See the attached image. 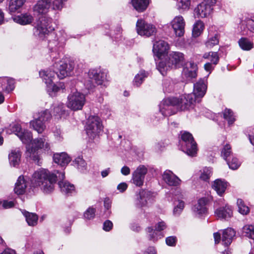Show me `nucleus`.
<instances>
[{
  "instance_id": "nucleus-63",
  "label": "nucleus",
  "mask_w": 254,
  "mask_h": 254,
  "mask_svg": "<svg viewBox=\"0 0 254 254\" xmlns=\"http://www.w3.org/2000/svg\"><path fill=\"white\" fill-rule=\"evenodd\" d=\"M144 254H156V252L154 248L149 247L144 252Z\"/></svg>"
},
{
  "instance_id": "nucleus-43",
  "label": "nucleus",
  "mask_w": 254,
  "mask_h": 254,
  "mask_svg": "<svg viewBox=\"0 0 254 254\" xmlns=\"http://www.w3.org/2000/svg\"><path fill=\"white\" fill-rule=\"evenodd\" d=\"M74 165L80 171H82L86 169V163L80 157H78L73 161Z\"/></svg>"
},
{
  "instance_id": "nucleus-18",
  "label": "nucleus",
  "mask_w": 254,
  "mask_h": 254,
  "mask_svg": "<svg viewBox=\"0 0 254 254\" xmlns=\"http://www.w3.org/2000/svg\"><path fill=\"white\" fill-rule=\"evenodd\" d=\"M197 70V65L193 62H188L186 66L184 67L182 74L187 78H195L197 76L196 71Z\"/></svg>"
},
{
  "instance_id": "nucleus-33",
  "label": "nucleus",
  "mask_w": 254,
  "mask_h": 254,
  "mask_svg": "<svg viewBox=\"0 0 254 254\" xmlns=\"http://www.w3.org/2000/svg\"><path fill=\"white\" fill-rule=\"evenodd\" d=\"M23 215L29 226H34L37 225L38 216L35 213H30L26 211H22Z\"/></svg>"
},
{
  "instance_id": "nucleus-38",
  "label": "nucleus",
  "mask_w": 254,
  "mask_h": 254,
  "mask_svg": "<svg viewBox=\"0 0 254 254\" xmlns=\"http://www.w3.org/2000/svg\"><path fill=\"white\" fill-rule=\"evenodd\" d=\"M204 27L203 23L201 21H197L193 25L192 35L194 37H198L202 32Z\"/></svg>"
},
{
  "instance_id": "nucleus-41",
  "label": "nucleus",
  "mask_w": 254,
  "mask_h": 254,
  "mask_svg": "<svg viewBox=\"0 0 254 254\" xmlns=\"http://www.w3.org/2000/svg\"><path fill=\"white\" fill-rule=\"evenodd\" d=\"M237 203L239 211L240 213L243 215H246L249 212L250 209L249 207L245 204L242 199H238Z\"/></svg>"
},
{
  "instance_id": "nucleus-39",
  "label": "nucleus",
  "mask_w": 254,
  "mask_h": 254,
  "mask_svg": "<svg viewBox=\"0 0 254 254\" xmlns=\"http://www.w3.org/2000/svg\"><path fill=\"white\" fill-rule=\"evenodd\" d=\"M240 47L244 50L249 51L253 47V43L246 38H242L239 41Z\"/></svg>"
},
{
  "instance_id": "nucleus-45",
  "label": "nucleus",
  "mask_w": 254,
  "mask_h": 254,
  "mask_svg": "<svg viewBox=\"0 0 254 254\" xmlns=\"http://www.w3.org/2000/svg\"><path fill=\"white\" fill-rule=\"evenodd\" d=\"M147 77V74L145 71H140L136 75L134 79V84L136 86H139L143 82L144 79Z\"/></svg>"
},
{
  "instance_id": "nucleus-62",
  "label": "nucleus",
  "mask_w": 254,
  "mask_h": 254,
  "mask_svg": "<svg viewBox=\"0 0 254 254\" xmlns=\"http://www.w3.org/2000/svg\"><path fill=\"white\" fill-rule=\"evenodd\" d=\"M121 173L123 175H125V176H127V175H128L130 174V169L129 168V167H128L127 166H124L122 169H121Z\"/></svg>"
},
{
  "instance_id": "nucleus-34",
  "label": "nucleus",
  "mask_w": 254,
  "mask_h": 254,
  "mask_svg": "<svg viewBox=\"0 0 254 254\" xmlns=\"http://www.w3.org/2000/svg\"><path fill=\"white\" fill-rule=\"evenodd\" d=\"M30 126L39 133H42L46 128L45 123L38 118L30 122Z\"/></svg>"
},
{
  "instance_id": "nucleus-21",
  "label": "nucleus",
  "mask_w": 254,
  "mask_h": 254,
  "mask_svg": "<svg viewBox=\"0 0 254 254\" xmlns=\"http://www.w3.org/2000/svg\"><path fill=\"white\" fill-rule=\"evenodd\" d=\"M232 210L230 206L220 207L215 211V215L221 219H227L232 216Z\"/></svg>"
},
{
  "instance_id": "nucleus-40",
  "label": "nucleus",
  "mask_w": 254,
  "mask_h": 254,
  "mask_svg": "<svg viewBox=\"0 0 254 254\" xmlns=\"http://www.w3.org/2000/svg\"><path fill=\"white\" fill-rule=\"evenodd\" d=\"M229 168L232 170L237 169L240 166L241 163L235 157L232 156L226 160Z\"/></svg>"
},
{
  "instance_id": "nucleus-22",
  "label": "nucleus",
  "mask_w": 254,
  "mask_h": 254,
  "mask_svg": "<svg viewBox=\"0 0 254 254\" xmlns=\"http://www.w3.org/2000/svg\"><path fill=\"white\" fill-rule=\"evenodd\" d=\"M166 228V224L163 221L158 222L155 227V229L154 230L152 227H148L147 230V232L149 233V239L155 241L157 240V231H161L163 230Z\"/></svg>"
},
{
  "instance_id": "nucleus-56",
  "label": "nucleus",
  "mask_w": 254,
  "mask_h": 254,
  "mask_svg": "<svg viewBox=\"0 0 254 254\" xmlns=\"http://www.w3.org/2000/svg\"><path fill=\"white\" fill-rule=\"evenodd\" d=\"M113 227V223L110 220H106L103 224V229L106 231H109Z\"/></svg>"
},
{
  "instance_id": "nucleus-12",
  "label": "nucleus",
  "mask_w": 254,
  "mask_h": 254,
  "mask_svg": "<svg viewBox=\"0 0 254 254\" xmlns=\"http://www.w3.org/2000/svg\"><path fill=\"white\" fill-rule=\"evenodd\" d=\"M185 62L184 55L179 52H172L169 54L168 64L169 66L175 68L182 66Z\"/></svg>"
},
{
  "instance_id": "nucleus-54",
  "label": "nucleus",
  "mask_w": 254,
  "mask_h": 254,
  "mask_svg": "<svg viewBox=\"0 0 254 254\" xmlns=\"http://www.w3.org/2000/svg\"><path fill=\"white\" fill-rule=\"evenodd\" d=\"M177 238L175 236H170L166 239V244L169 246L174 247L176 245Z\"/></svg>"
},
{
  "instance_id": "nucleus-35",
  "label": "nucleus",
  "mask_w": 254,
  "mask_h": 254,
  "mask_svg": "<svg viewBox=\"0 0 254 254\" xmlns=\"http://www.w3.org/2000/svg\"><path fill=\"white\" fill-rule=\"evenodd\" d=\"M59 186L61 191L66 194L72 193L75 192V187L73 185L67 182H59Z\"/></svg>"
},
{
  "instance_id": "nucleus-6",
  "label": "nucleus",
  "mask_w": 254,
  "mask_h": 254,
  "mask_svg": "<svg viewBox=\"0 0 254 254\" xmlns=\"http://www.w3.org/2000/svg\"><path fill=\"white\" fill-rule=\"evenodd\" d=\"M85 103V95L75 91L71 93L67 97V107L73 111L81 110Z\"/></svg>"
},
{
  "instance_id": "nucleus-20",
  "label": "nucleus",
  "mask_w": 254,
  "mask_h": 254,
  "mask_svg": "<svg viewBox=\"0 0 254 254\" xmlns=\"http://www.w3.org/2000/svg\"><path fill=\"white\" fill-rule=\"evenodd\" d=\"M163 180L169 186H177L180 183V179L170 170H166L162 175Z\"/></svg>"
},
{
  "instance_id": "nucleus-42",
  "label": "nucleus",
  "mask_w": 254,
  "mask_h": 254,
  "mask_svg": "<svg viewBox=\"0 0 254 254\" xmlns=\"http://www.w3.org/2000/svg\"><path fill=\"white\" fill-rule=\"evenodd\" d=\"M223 117L229 125L232 124L235 121V118L232 111L230 109H226L223 112Z\"/></svg>"
},
{
  "instance_id": "nucleus-15",
  "label": "nucleus",
  "mask_w": 254,
  "mask_h": 254,
  "mask_svg": "<svg viewBox=\"0 0 254 254\" xmlns=\"http://www.w3.org/2000/svg\"><path fill=\"white\" fill-rule=\"evenodd\" d=\"M55 66L58 69L57 75L60 79H63L70 74L74 68L71 63L67 64L63 62L56 64Z\"/></svg>"
},
{
  "instance_id": "nucleus-50",
  "label": "nucleus",
  "mask_w": 254,
  "mask_h": 254,
  "mask_svg": "<svg viewBox=\"0 0 254 254\" xmlns=\"http://www.w3.org/2000/svg\"><path fill=\"white\" fill-rule=\"evenodd\" d=\"M96 210L93 207H89L84 213V217L85 219L90 220L94 218Z\"/></svg>"
},
{
  "instance_id": "nucleus-47",
  "label": "nucleus",
  "mask_w": 254,
  "mask_h": 254,
  "mask_svg": "<svg viewBox=\"0 0 254 254\" xmlns=\"http://www.w3.org/2000/svg\"><path fill=\"white\" fill-rule=\"evenodd\" d=\"M200 179L204 181H207L212 175V170L209 168H204L200 171Z\"/></svg>"
},
{
  "instance_id": "nucleus-17",
  "label": "nucleus",
  "mask_w": 254,
  "mask_h": 254,
  "mask_svg": "<svg viewBox=\"0 0 254 254\" xmlns=\"http://www.w3.org/2000/svg\"><path fill=\"white\" fill-rule=\"evenodd\" d=\"M212 4L203 1L195 8V13L198 17L201 18L206 17L210 14L212 10Z\"/></svg>"
},
{
  "instance_id": "nucleus-16",
  "label": "nucleus",
  "mask_w": 254,
  "mask_h": 254,
  "mask_svg": "<svg viewBox=\"0 0 254 254\" xmlns=\"http://www.w3.org/2000/svg\"><path fill=\"white\" fill-rule=\"evenodd\" d=\"M88 75L89 78L94 80L97 85H102L107 80V73L97 69H90L89 71Z\"/></svg>"
},
{
  "instance_id": "nucleus-25",
  "label": "nucleus",
  "mask_w": 254,
  "mask_h": 254,
  "mask_svg": "<svg viewBox=\"0 0 254 254\" xmlns=\"http://www.w3.org/2000/svg\"><path fill=\"white\" fill-rule=\"evenodd\" d=\"M235 231L232 228H227L223 231L222 241L223 245L228 246L232 243L233 237L235 236Z\"/></svg>"
},
{
  "instance_id": "nucleus-9",
  "label": "nucleus",
  "mask_w": 254,
  "mask_h": 254,
  "mask_svg": "<svg viewBox=\"0 0 254 254\" xmlns=\"http://www.w3.org/2000/svg\"><path fill=\"white\" fill-rule=\"evenodd\" d=\"M185 25L186 23L184 18L180 15L176 16L171 21L170 25L176 37H181L184 36Z\"/></svg>"
},
{
  "instance_id": "nucleus-7",
  "label": "nucleus",
  "mask_w": 254,
  "mask_h": 254,
  "mask_svg": "<svg viewBox=\"0 0 254 254\" xmlns=\"http://www.w3.org/2000/svg\"><path fill=\"white\" fill-rule=\"evenodd\" d=\"M103 130V126L101 119L97 116H91L89 118L87 123L86 132L90 137L94 138L98 135Z\"/></svg>"
},
{
  "instance_id": "nucleus-27",
  "label": "nucleus",
  "mask_w": 254,
  "mask_h": 254,
  "mask_svg": "<svg viewBox=\"0 0 254 254\" xmlns=\"http://www.w3.org/2000/svg\"><path fill=\"white\" fill-rule=\"evenodd\" d=\"M21 155V152L18 149L12 150L8 155L10 165L13 167L18 166L20 161Z\"/></svg>"
},
{
  "instance_id": "nucleus-11",
  "label": "nucleus",
  "mask_w": 254,
  "mask_h": 254,
  "mask_svg": "<svg viewBox=\"0 0 254 254\" xmlns=\"http://www.w3.org/2000/svg\"><path fill=\"white\" fill-rule=\"evenodd\" d=\"M148 169L144 165H139L132 173V180L136 186L141 187L143 185L145 176Z\"/></svg>"
},
{
  "instance_id": "nucleus-48",
  "label": "nucleus",
  "mask_w": 254,
  "mask_h": 254,
  "mask_svg": "<svg viewBox=\"0 0 254 254\" xmlns=\"http://www.w3.org/2000/svg\"><path fill=\"white\" fill-rule=\"evenodd\" d=\"M51 117L52 116L50 112L47 110H46L39 113V116L37 118L46 123V122L48 121Z\"/></svg>"
},
{
  "instance_id": "nucleus-60",
  "label": "nucleus",
  "mask_w": 254,
  "mask_h": 254,
  "mask_svg": "<svg viewBox=\"0 0 254 254\" xmlns=\"http://www.w3.org/2000/svg\"><path fill=\"white\" fill-rule=\"evenodd\" d=\"M147 203L146 199L141 196H140L139 199L138 200L137 205L140 207L145 205Z\"/></svg>"
},
{
  "instance_id": "nucleus-4",
  "label": "nucleus",
  "mask_w": 254,
  "mask_h": 254,
  "mask_svg": "<svg viewBox=\"0 0 254 254\" xmlns=\"http://www.w3.org/2000/svg\"><path fill=\"white\" fill-rule=\"evenodd\" d=\"M36 28L37 34L40 37H43L55 30L52 18L48 16L39 17Z\"/></svg>"
},
{
  "instance_id": "nucleus-36",
  "label": "nucleus",
  "mask_w": 254,
  "mask_h": 254,
  "mask_svg": "<svg viewBox=\"0 0 254 254\" xmlns=\"http://www.w3.org/2000/svg\"><path fill=\"white\" fill-rule=\"evenodd\" d=\"M17 136L24 143H28L31 141L32 135L31 132L27 130H24L21 132L17 133Z\"/></svg>"
},
{
  "instance_id": "nucleus-14",
  "label": "nucleus",
  "mask_w": 254,
  "mask_h": 254,
  "mask_svg": "<svg viewBox=\"0 0 254 254\" xmlns=\"http://www.w3.org/2000/svg\"><path fill=\"white\" fill-rule=\"evenodd\" d=\"M169 49L168 43L164 40H159L153 44V52L158 58L167 54Z\"/></svg>"
},
{
  "instance_id": "nucleus-44",
  "label": "nucleus",
  "mask_w": 254,
  "mask_h": 254,
  "mask_svg": "<svg viewBox=\"0 0 254 254\" xmlns=\"http://www.w3.org/2000/svg\"><path fill=\"white\" fill-rule=\"evenodd\" d=\"M0 81H1L2 83L7 84L5 89L8 92L13 90L14 88V82L12 79L7 78H0Z\"/></svg>"
},
{
  "instance_id": "nucleus-32",
  "label": "nucleus",
  "mask_w": 254,
  "mask_h": 254,
  "mask_svg": "<svg viewBox=\"0 0 254 254\" xmlns=\"http://www.w3.org/2000/svg\"><path fill=\"white\" fill-rule=\"evenodd\" d=\"M212 187L219 195H222L225 191L227 183L220 179H217L214 182Z\"/></svg>"
},
{
  "instance_id": "nucleus-29",
  "label": "nucleus",
  "mask_w": 254,
  "mask_h": 254,
  "mask_svg": "<svg viewBox=\"0 0 254 254\" xmlns=\"http://www.w3.org/2000/svg\"><path fill=\"white\" fill-rule=\"evenodd\" d=\"M133 7L138 12L144 11L149 4V0H131Z\"/></svg>"
},
{
  "instance_id": "nucleus-59",
  "label": "nucleus",
  "mask_w": 254,
  "mask_h": 254,
  "mask_svg": "<svg viewBox=\"0 0 254 254\" xmlns=\"http://www.w3.org/2000/svg\"><path fill=\"white\" fill-rule=\"evenodd\" d=\"M127 185L126 183H122L118 185L117 189L121 192H124L127 190Z\"/></svg>"
},
{
  "instance_id": "nucleus-13",
  "label": "nucleus",
  "mask_w": 254,
  "mask_h": 254,
  "mask_svg": "<svg viewBox=\"0 0 254 254\" xmlns=\"http://www.w3.org/2000/svg\"><path fill=\"white\" fill-rule=\"evenodd\" d=\"M52 0H39L33 7L34 12L38 14H46L52 6Z\"/></svg>"
},
{
  "instance_id": "nucleus-5",
  "label": "nucleus",
  "mask_w": 254,
  "mask_h": 254,
  "mask_svg": "<svg viewBox=\"0 0 254 254\" xmlns=\"http://www.w3.org/2000/svg\"><path fill=\"white\" fill-rule=\"evenodd\" d=\"M49 148V144L45 138H39L33 140L32 143L31 149L28 150V153L30 158L33 160L36 164L40 165V158L36 152V149L44 148L48 149Z\"/></svg>"
},
{
  "instance_id": "nucleus-55",
  "label": "nucleus",
  "mask_w": 254,
  "mask_h": 254,
  "mask_svg": "<svg viewBox=\"0 0 254 254\" xmlns=\"http://www.w3.org/2000/svg\"><path fill=\"white\" fill-rule=\"evenodd\" d=\"M157 68L160 72L164 75L166 74V70L167 69V67L164 62H160L157 65Z\"/></svg>"
},
{
  "instance_id": "nucleus-3",
  "label": "nucleus",
  "mask_w": 254,
  "mask_h": 254,
  "mask_svg": "<svg viewBox=\"0 0 254 254\" xmlns=\"http://www.w3.org/2000/svg\"><path fill=\"white\" fill-rule=\"evenodd\" d=\"M181 138L183 151L189 156H195L197 151V144L192 134L189 132L184 131L182 134Z\"/></svg>"
},
{
  "instance_id": "nucleus-51",
  "label": "nucleus",
  "mask_w": 254,
  "mask_h": 254,
  "mask_svg": "<svg viewBox=\"0 0 254 254\" xmlns=\"http://www.w3.org/2000/svg\"><path fill=\"white\" fill-rule=\"evenodd\" d=\"M219 43V40L217 36L215 35L214 36L210 38L205 43L206 46L208 48H212L213 46L217 45Z\"/></svg>"
},
{
  "instance_id": "nucleus-46",
  "label": "nucleus",
  "mask_w": 254,
  "mask_h": 254,
  "mask_svg": "<svg viewBox=\"0 0 254 254\" xmlns=\"http://www.w3.org/2000/svg\"><path fill=\"white\" fill-rule=\"evenodd\" d=\"M245 235L254 240V225H246L243 228Z\"/></svg>"
},
{
  "instance_id": "nucleus-58",
  "label": "nucleus",
  "mask_w": 254,
  "mask_h": 254,
  "mask_svg": "<svg viewBox=\"0 0 254 254\" xmlns=\"http://www.w3.org/2000/svg\"><path fill=\"white\" fill-rule=\"evenodd\" d=\"M11 130L12 132H15L16 135L17 133L21 132L22 131L20 126L18 124H15L12 126Z\"/></svg>"
},
{
  "instance_id": "nucleus-31",
  "label": "nucleus",
  "mask_w": 254,
  "mask_h": 254,
  "mask_svg": "<svg viewBox=\"0 0 254 254\" xmlns=\"http://www.w3.org/2000/svg\"><path fill=\"white\" fill-rule=\"evenodd\" d=\"M39 75L45 81L46 84H51L57 75V72L51 70H42L39 72Z\"/></svg>"
},
{
  "instance_id": "nucleus-57",
  "label": "nucleus",
  "mask_w": 254,
  "mask_h": 254,
  "mask_svg": "<svg viewBox=\"0 0 254 254\" xmlns=\"http://www.w3.org/2000/svg\"><path fill=\"white\" fill-rule=\"evenodd\" d=\"M2 206L5 209L10 208L14 206V203L12 201L4 200L2 202Z\"/></svg>"
},
{
  "instance_id": "nucleus-28",
  "label": "nucleus",
  "mask_w": 254,
  "mask_h": 254,
  "mask_svg": "<svg viewBox=\"0 0 254 254\" xmlns=\"http://www.w3.org/2000/svg\"><path fill=\"white\" fill-rule=\"evenodd\" d=\"M14 21L21 25L31 24L34 20V18L29 13H24L15 17Z\"/></svg>"
},
{
  "instance_id": "nucleus-49",
  "label": "nucleus",
  "mask_w": 254,
  "mask_h": 254,
  "mask_svg": "<svg viewBox=\"0 0 254 254\" xmlns=\"http://www.w3.org/2000/svg\"><path fill=\"white\" fill-rule=\"evenodd\" d=\"M67 0H54L52 2V7L53 10H61L64 4V2Z\"/></svg>"
},
{
  "instance_id": "nucleus-52",
  "label": "nucleus",
  "mask_w": 254,
  "mask_h": 254,
  "mask_svg": "<svg viewBox=\"0 0 254 254\" xmlns=\"http://www.w3.org/2000/svg\"><path fill=\"white\" fill-rule=\"evenodd\" d=\"M190 4V0H178L177 5L179 9H188L189 8Z\"/></svg>"
},
{
  "instance_id": "nucleus-26",
  "label": "nucleus",
  "mask_w": 254,
  "mask_h": 254,
  "mask_svg": "<svg viewBox=\"0 0 254 254\" xmlns=\"http://www.w3.org/2000/svg\"><path fill=\"white\" fill-rule=\"evenodd\" d=\"M53 159L55 163L62 166L66 165L71 160L70 157L64 152L54 154Z\"/></svg>"
},
{
  "instance_id": "nucleus-2",
  "label": "nucleus",
  "mask_w": 254,
  "mask_h": 254,
  "mask_svg": "<svg viewBox=\"0 0 254 254\" xmlns=\"http://www.w3.org/2000/svg\"><path fill=\"white\" fill-rule=\"evenodd\" d=\"M196 101L193 94H184L178 98L173 97L163 101L160 105V112L163 115L167 116L171 115L168 112L171 106H177L180 110L189 109Z\"/></svg>"
},
{
  "instance_id": "nucleus-37",
  "label": "nucleus",
  "mask_w": 254,
  "mask_h": 254,
  "mask_svg": "<svg viewBox=\"0 0 254 254\" xmlns=\"http://www.w3.org/2000/svg\"><path fill=\"white\" fill-rule=\"evenodd\" d=\"M221 156L225 160H227L229 157L231 158L233 156L231 150V147L229 144L227 143L222 148Z\"/></svg>"
},
{
  "instance_id": "nucleus-10",
  "label": "nucleus",
  "mask_w": 254,
  "mask_h": 254,
  "mask_svg": "<svg viewBox=\"0 0 254 254\" xmlns=\"http://www.w3.org/2000/svg\"><path fill=\"white\" fill-rule=\"evenodd\" d=\"M203 58L208 60V62L204 64V68L206 71L210 73L219 62L218 54L217 52H209L204 54Z\"/></svg>"
},
{
  "instance_id": "nucleus-53",
  "label": "nucleus",
  "mask_w": 254,
  "mask_h": 254,
  "mask_svg": "<svg viewBox=\"0 0 254 254\" xmlns=\"http://www.w3.org/2000/svg\"><path fill=\"white\" fill-rule=\"evenodd\" d=\"M64 105L63 103H59L55 106L54 108V112L58 115H62L64 112Z\"/></svg>"
},
{
  "instance_id": "nucleus-8",
  "label": "nucleus",
  "mask_w": 254,
  "mask_h": 254,
  "mask_svg": "<svg viewBox=\"0 0 254 254\" xmlns=\"http://www.w3.org/2000/svg\"><path fill=\"white\" fill-rule=\"evenodd\" d=\"M137 33L140 36L148 37L154 35L157 32L154 25L145 22L144 20L138 19L136 24Z\"/></svg>"
},
{
  "instance_id": "nucleus-30",
  "label": "nucleus",
  "mask_w": 254,
  "mask_h": 254,
  "mask_svg": "<svg viewBox=\"0 0 254 254\" xmlns=\"http://www.w3.org/2000/svg\"><path fill=\"white\" fill-rule=\"evenodd\" d=\"M25 2L24 0H9L8 10L10 13L15 12L20 9Z\"/></svg>"
},
{
  "instance_id": "nucleus-24",
  "label": "nucleus",
  "mask_w": 254,
  "mask_h": 254,
  "mask_svg": "<svg viewBox=\"0 0 254 254\" xmlns=\"http://www.w3.org/2000/svg\"><path fill=\"white\" fill-rule=\"evenodd\" d=\"M207 203V199L205 198L199 199L197 203L193 206V211L196 215H200L206 212L205 205Z\"/></svg>"
},
{
  "instance_id": "nucleus-19",
  "label": "nucleus",
  "mask_w": 254,
  "mask_h": 254,
  "mask_svg": "<svg viewBox=\"0 0 254 254\" xmlns=\"http://www.w3.org/2000/svg\"><path fill=\"white\" fill-rule=\"evenodd\" d=\"M207 89V85L204 79H200L193 85V91L191 94H194V97L201 98L204 96Z\"/></svg>"
},
{
  "instance_id": "nucleus-64",
  "label": "nucleus",
  "mask_w": 254,
  "mask_h": 254,
  "mask_svg": "<svg viewBox=\"0 0 254 254\" xmlns=\"http://www.w3.org/2000/svg\"><path fill=\"white\" fill-rule=\"evenodd\" d=\"M248 25L249 29L254 32V20L250 19L248 21Z\"/></svg>"
},
{
  "instance_id": "nucleus-1",
  "label": "nucleus",
  "mask_w": 254,
  "mask_h": 254,
  "mask_svg": "<svg viewBox=\"0 0 254 254\" xmlns=\"http://www.w3.org/2000/svg\"><path fill=\"white\" fill-rule=\"evenodd\" d=\"M59 176L51 174L46 169H42L35 172L32 176V183L37 187H40L41 189L45 193L52 191L54 189V185L58 177L60 180L64 178V173H59L57 171Z\"/></svg>"
},
{
  "instance_id": "nucleus-61",
  "label": "nucleus",
  "mask_w": 254,
  "mask_h": 254,
  "mask_svg": "<svg viewBox=\"0 0 254 254\" xmlns=\"http://www.w3.org/2000/svg\"><path fill=\"white\" fill-rule=\"evenodd\" d=\"M111 200L109 198H105L104 201V207L106 209H109L111 207Z\"/></svg>"
},
{
  "instance_id": "nucleus-23",
  "label": "nucleus",
  "mask_w": 254,
  "mask_h": 254,
  "mask_svg": "<svg viewBox=\"0 0 254 254\" xmlns=\"http://www.w3.org/2000/svg\"><path fill=\"white\" fill-rule=\"evenodd\" d=\"M27 187V183L23 176L18 177L15 185L14 191L18 195L23 194Z\"/></svg>"
}]
</instances>
